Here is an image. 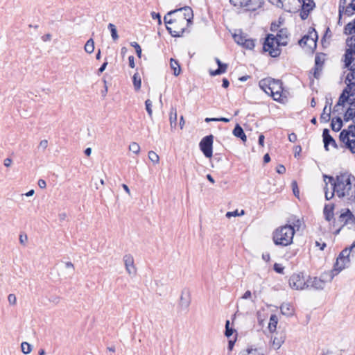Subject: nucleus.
Here are the masks:
<instances>
[{"instance_id":"1","label":"nucleus","mask_w":355,"mask_h":355,"mask_svg":"<svg viewBox=\"0 0 355 355\" xmlns=\"http://www.w3.org/2000/svg\"><path fill=\"white\" fill-rule=\"evenodd\" d=\"M344 33L352 35L346 40L348 48L344 55V62L345 67L347 68L350 72L347 75L345 83L347 85L346 87H350L349 95L355 98V19L345 25Z\"/></svg>"},{"instance_id":"2","label":"nucleus","mask_w":355,"mask_h":355,"mask_svg":"<svg viewBox=\"0 0 355 355\" xmlns=\"http://www.w3.org/2000/svg\"><path fill=\"white\" fill-rule=\"evenodd\" d=\"M324 180L328 179L336 195L347 203L355 202V177L348 173H340L336 178L324 175Z\"/></svg>"},{"instance_id":"3","label":"nucleus","mask_w":355,"mask_h":355,"mask_svg":"<svg viewBox=\"0 0 355 355\" xmlns=\"http://www.w3.org/2000/svg\"><path fill=\"white\" fill-rule=\"evenodd\" d=\"M295 229L291 225L280 227L273 234V241L277 245L287 246L292 243Z\"/></svg>"},{"instance_id":"4","label":"nucleus","mask_w":355,"mask_h":355,"mask_svg":"<svg viewBox=\"0 0 355 355\" xmlns=\"http://www.w3.org/2000/svg\"><path fill=\"white\" fill-rule=\"evenodd\" d=\"M280 46H283L273 34H268L263 44V49L272 58L278 57L282 52Z\"/></svg>"},{"instance_id":"5","label":"nucleus","mask_w":355,"mask_h":355,"mask_svg":"<svg viewBox=\"0 0 355 355\" xmlns=\"http://www.w3.org/2000/svg\"><path fill=\"white\" fill-rule=\"evenodd\" d=\"M349 254L350 252L348 248L342 250L336 259L333 270H331V274L329 275V279H334V276L337 275L341 270L348 266L350 263Z\"/></svg>"},{"instance_id":"6","label":"nucleus","mask_w":355,"mask_h":355,"mask_svg":"<svg viewBox=\"0 0 355 355\" xmlns=\"http://www.w3.org/2000/svg\"><path fill=\"white\" fill-rule=\"evenodd\" d=\"M331 274V270L324 272L320 277H310L306 279V289L313 288L315 290H322L325 287L327 282H331L333 279H329V275Z\"/></svg>"},{"instance_id":"7","label":"nucleus","mask_w":355,"mask_h":355,"mask_svg":"<svg viewBox=\"0 0 355 355\" xmlns=\"http://www.w3.org/2000/svg\"><path fill=\"white\" fill-rule=\"evenodd\" d=\"M318 33L314 28L309 31L298 43L302 47H307L309 50L313 51L317 46Z\"/></svg>"},{"instance_id":"8","label":"nucleus","mask_w":355,"mask_h":355,"mask_svg":"<svg viewBox=\"0 0 355 355\" xmlns=\"http://www.w3.org/2000/svg\"><path fill=\"white\" fill-rule=\"evenodd\" d=\"M230 2L235 7L254 11L261 7L262 0H230Z\"/></svg>"},{"instance_id":"9","label":"nucleus","mask_w":355,"mask_h":355,"mask_svg":"<svg viewBox=\"0 0 355 355\" xmlns=\"http://www.w3.org/2000/svg\"><path fill=\"white\" fill-rule=\"evenodd\" d=\"M288 283L290 287L293 289H306V279H305L302 273L292 275L289 278Z\"/></svg>"},{"instance_id":"10","label":"nucleus","mask_w":355,"mask_h":355,"mask_svg":"<svg viewBox=\"0 0 355 355\" xmlns=\"http://www.w3.org/2000/svg\"><path fill=\"white\" fill-rule=\"evenodd\" d=\"M213 141L214 136L212 135H209L203 137L199 144L201 151L207 158H210L212 156Z\"/></svg>"},{"instance_id":"11","label":"nucleus","mask_w":355,"mask_h":355,"mask_svg":"<svg viewBox=\"0 0 355 355\" xmlns=\"http://www.w3.org/2000/svg\"><path fill=\"white\" fill-rule=\"evenodd\" d=\"M272 85L270 95L276 101H279L283 91L282 83L279 80L272 78Z\"/></svg>"},{"instance_id":"12","label":"nucleus","mask_w":355,"mask_h":355,"mask_svg":"<svg viewBox=\"0 0 355 355\" xmlns=\"http://www.w3.org/2000/svg\"><path fill=\"white\" fill-rule=\"evenodd\" d=\"M350 87H346L342 94L340 95L338 101L336 105L334 107V112H339V109L341 106H343L345 103H350L353 101L354 98H352L351 95H349Z\"/></svg>"},{"instance_id":"13","label":"nucleus","mask_w":355,"mask_h":355,"mask_svg":"<svg viewBox=\"0 0 355 355\" xmlns=\"http://www.w3.org/2000/svg\"><path fill=\"white\" fill-rule=\"evenodd\" d=\"M349 136L355 138V125H349L347 129L343 130L340 133V140L345 144L346 147L347 144H349L351 140Z\"/></svg>"},{"instance_id":"14","label":"nucleus","mask_w":355,"mask_h":355,"mask_svg":"<svg viewBox=\"0 0 355 355\" xmlns=\"http://www.w3.org/2000/svg\"><path fill=\"white\" fill-rule=\"evenodd\" d=\"M123 260L125 268L127 272L130 275H135L136 274V268L135 266L133 257L131 254H125L123 256Z\"/></svg>"},{"instance_id":"15","label":"nucleus","mask_w":355,"mask_h":355,"mask_svg":"<svg viewBox=\"0 0 355 355\" xmlns=\"http://www.w3.org/2000/svg\"><path fill=\"white\" fill-rule=\"evenodd\" d=\"M182 23L181 21H178V24L176 25L172 24L173 27L166 26V30L168 31V33L171 34L172 37H182L185 32V28L183 27H181L180 26Z\"/></svg>"},{"instance_id":"16","label":"nucleus","mask_w":355,"mask_h":355,"mask_svg":"<svg viewBox=\"0 0 355 355\" xmlns=\"http://www.w3.org/2000/svg\"><path fill=\"white\" fill-rule=\"evenodd\" d=\"M322 137L324 142V147L326 150H329V145H331L334 148H337V144L335 139L330 135L329 130L327 128L323 130Z\"/></svg>"},{"instance_id":"17","label":"nucleus","mask_w":355,"mask_h":355,"mask_svg":"<svg viewBox=\"0 0 355 355\" xmlns=\"http://www.w3.org/2000/svg\"><path fill=\"white\" fill-rule=\"evenodd\" d=\"M350 107L346 110L344 114V121H349L352 120L353 125H355V98L352 102L349 103Z\"/></svg>"},{"instance_id":"18","label":"nucleus","mask_w":355,"mask_h":355,"mask_svg":"<svg viewBox=\"0 0 355 355\" xmlns=\"http://www.w3.org/2000/svg\"><path fill=\"white\" fill-rule=\"evenodd\" d=\"M275 36L283 46L288 44V31L287 28H280Z\"/></svg>"},{"instance_id":"19","label":"nucleus","mask_w":355,"mask_h":355,"mask_svg":"<svg viewBox=\"0 0 355 355\" xmlns=\"http://www.w3.org/2000/svg\"><path fill=\"white\" fill-rule=\"evenodd\" d=\"M176 10L177 12H183L184 18L181 20L182 24L187 23L188 24L191 22V19L193 18V11L190 7L186 6Z\"/></svg>"},{"instance_id":"20","label":"nucleus","mask_w":355,"mask_h":355,"mask_svg":"<svg viewBox=\"0 0 355 355\" xmlns=\"http://www.w3.org/2000/svg\"><path fill=\"white\" fill-rule=\"evenodd\" d=\"M272 78L268 77L263 79H261L259 83V86L260 88L267 94L270 95L271 85H272Z\"/></svg>"},{"instance_id":"21","label":"nucleus","mask_w":355,"mask_h":355,"mask_svg":"<svg viewBox=\"0 0 355 355\" xmlns=\"http://www.w3.org/2000/svg\"><path fill=\"white\" fill-rule=\"evenodd\" d=\"M334 204L330 203L324 205L323 214L327 221H331L334 218Z\"/></svg>"},{"instance_id":"22","label":"nucleus","mask_w":355,"mask_h":355,"mask_svg":"<svg viewBox=\"0 0 355 355\" xmlns=\"http://www.w3.org/2000/svg\"><path fill=\"white\" fill-rule=\"evenodd\" d=\"M233 135L239 139H241L243 142L247 141V137L243 131V129L239 124H236L232 132Z\"/></svg>"},{"instance_id":"23","label":"nucleus","mask_w":355,"mask_h":355,"mask_svg":"<svg viewBox=\"0 0 355 355\" xmlns=\"http://www.w3.org/2000/svg\"><path fill=\"white\" fill-rule=\"evenodd\" d=\"M323 62H324V60L322 58V57L320 55H317L315 56L314 76L316 78H318L319 72L322 71Z\"/></svg>"},{"instance_id":"24","label":"nucleus","mask_w":355,"mask_h":355,"mask_svg":"<svg viewBox=\"0 0 355 355\" xmlns=\"http://www.w3.org/2000/svg\"><path fill=\"white\" fill-rule=\"evenodd\" d=\"M233 37L234 41L240 46L243 47L244 44L245 43V40H247L248 38V35L242 32H239V33H234L233 35Z\"/></svg>"},{"instance_id":"25","label":"nucleus","mask_w":355,"mask_h":355,"mask_svg":"<svg viewBox=\"0 0 355 355\" xmlns=\"http://www.w3.org/2000/svg\"><path fill=\"white\" fill-rule=\"evenodd\" d=\"M169 121L171 130L175 128L177 125V110L173 107L170 110Z\"/></svg>"},{"instance_id":"26","label":"nucleus","mask_w":355,"mask_h":355,"mask_svg":"<svg viewBox=\"0 0 355 355\" xmlns=\"http://www.w3.org/2000/svg\"><path fill=\"white\" fill-rule=\"evenodd\" d=\"M331 129L335 132H338L343 127V121L340 117L338 116L333 119L331 123Z\"/></svg>"},{"instance_id":"27","label":"nucleus","mask_w":355,"mask_h":355,"mask_svg":"<svg viewBox=\"0 0 355 355\" xmlns=\"http://www.w3.org/2000/svg\"><path fill=\"white\" fill-rule=\"evenodd\" d=\"M280 310L282 314L287 316L293 315V308L289 303H283L280 306Z\"/></svg>"},{"instance_id":"28","label":"nucleus","mask_w":355,"mask_h":355,"mask_svg":"<svg viewBox=\"0 0 355 355\" xmlns=\"http://www.w3.org/2000/svg\"><path fill=\"white\" fill-rule=\"evenodd\" d=\"M170 66H171V68L173 71L174 76H178L180 73V71H181V68H180L179 62L176 60H175L173 58H171Z\"/></svg>"},{"instance_id":"29","label":"nucleus","mask_w":355,"mask_h":355,"mask_svg":"<svg viewBox=\"0 0 355 355\" xmlns=\"http://www.w3.org/2000/svg\"><path fill=\"white\" fill-rule=\"evenodd\" d=\"M218 69H216V70H210L209 71V74L211 76H217V75H220V74H222V73H224L227 69V64H223L222 63L221 64H220L219 66H218Z\"/></svg>"},{"instance_id":"30","label":"nucleus","mask_w":355,"mask_h":355,"mask_svg":"<svg viewBox=\"0 0 355 355\" xmlns=\"http://www.w3.org/2000/svg\"><path fill=\"white\" fill-rule=\"evenodd\" d=\"M180 304L183 309H187L190 304V297L188 293H182L180 297Z\"/></svg>"},{"instance_id":"31","label":"nucleus","mask_w":355,"mask_h":355,"mask_svg":"<svg viewBox=\"0 0 355 355\" xmlns=\"http://www.w3.org/2000/svg\"><path fill=\"white\" fill-rule=\"evenodd\" d=\"M277 322V317L275 315H271L268 324L270 331L273 332L276 330Z\"/></svg>"},{"instance_id":"32","label":"nucleus","mask_w":355,"mask_h":355,"mask_svg":"<svg viewBox=\"0 0 355 355\" xmlns=\"http://www.w3.org/2000/svg\"><path fill=\"white\" fill-rule=\"evenodd\" d=\"M327 106L326 105L323 110V112L320 116L321 122H328L330 120V113H331V107L328 109V112H327Z\"/></svg>"},{"instance_id":"33","label":"nucleus","mask_w":355,"mask_h":355,"mask_svg":"<svg viewBox=\"0 0 355 355\" xmlns=\"http://www.w3.org/2000/svg\"><path fill=\"white\" fill-rule=\"evenodd\" d=\"M177 10H172V11H170L167 13V15L166 16H164V23L166 24V26H168V24H175L176 25L178 24V20L176 19H171L169 17V16L175 12H176Z\"/></svg>"},{"instance_id":"34","label":"nucleus","mask_w":355,"mask_h":355,"mask_svg":"<svg viewBox=\"0 0 355 355\" xmlns=\"http://www.w3.org/2000/svg\"><path fill=\"white\" fill-rule=\"evenodd\" d=\"M85 51L87 53H92L94 52V42L93 40V39L90 38L89 40H88L85 45Z\"/></svg>"},{"instance_id":"35","label":"nucleus","mask_w":355,"mask_h":355,"mask_svg":"<svg viewBox=\"0 0 355 355\" xmlns=\"http://www.w3.org/2000/svg\"><path fill=\"white\" fill-rule=\"evenodd\" d=\"M134 87L136 91H138L141 88V78L138 73L134 74L132 77Z\"/></svg>"},{"instance_id":"36","label":"nucleus","mask_w":355,"mask_h":355,"mask_svg":"<svg viewBox=\"0 0 355 355\" xmlns=\"http://www.w3.org/2000/svg\"><path fill=\"white\" fill-rule=\"evenodd\" d=\"M315 7V3L313 0H302V8L303 9H307L312 10Z\"/></svg>"},{"instance_id":"37","label":"nucleus","mask_w":355,"mask_h":355,"mask_svg":"<svg viewBox=\"0 0 355 355\" xmlns=\"http://www.w3.org/2000/svg\"><path fill=\"white\" fill-rule=\"evenodd\" d=\"M245 43L243 46V48L248 49V50H252L255 46V42L256 40H253L248 37L247 40H245Z\"/></svg>"},{"instance_id":"38","label":"nucleus","mask_w":355,"mask_h":355,"mask_svg":"<svg viewBox=\"0 0 355 355\" xmlns=\"http://www.w3.org/2000/svg\"><path fill=\"white\" fill-rule=\"evenodd\" d=\"M108 29L110 31L111 36L113 40H116L119 38V35L117 33V31L116 28V26L113 24L110 23L107 26Z\"/></svg>"},{"instance_id":"39","label":"nucleus","mask_w":355,"mask_h":355,"mask_svg":"<svg viewBox=\"0 0 355 355\" xmlns=\"http://www.w3.org/2000/svg\"><path fill=\"white\" fill-rule=\"evenodd\" d=\"M355 11V3H350L348 6L345 7L344 12L347 16H352Z\"/></svg>"},{"instance_id":"40","label":"nucleus","mask_w":355,"mask_h":355,"mask_svg":"<svg viewBox=\"0 0 355 355\" xmlns=\"http://www.w3.org/2000/svg\"><path fill=\"white\" fill-rule=\"evenodd\" d=\"M148 158L154 164L159 163V157L158 155L153 150L148 152Z\"/></svg>"},{"instance_id":"41","label":"nucleus","mask_w":355,"mask_h":355,"mask_svg":"<svg viewBox=\"0 0 355 355\" xmlns=\"http://www.w3.org/2000/svg\"><path fill=\"white\" fill-rule=\"evenodd\" d=\"M21 352L25 354H29L32 350L31 345L26 342H23L21 343Z\"/></svg>"},{"instance_id":"42","label":"nucleus","mask_w":355,"mask_h":355,"mask_svg":"<svg viewBox=\"0 0 355 355\" xmlns=\"http://www.w3.org/2000/svg\"><path fill=\"white\" fill-rule=\"evenodd\" d=\"M129 150L135 154H138L140 151V146L136 142H132L129 146Z\"/></svg>"},{"instance_id":"43","label":"nucleus","mask_w":355,"mask_h":355,"mask_svg":"<svg viewBox=\"0 0 355 355\" xmlns=\"http://www.w3.org/2000/svg\"><path fill=\"white\" fill-rule=\"evenodd\" d=\"M234 331V329L230 327V321L227 320L225 322V335L229 338L230 337Z\"/></svg>"},{"instance_id":"44","label":"nucleus","mask_w":355,"mask_h":355,"mask_svg":"<svg viewBox=\"0 0 355 355\" xmlns=\"http://www.w3.org/2000/svg\"><path fill=\"white\" fill-rule=\"evenodd\" d=\"M243 355H264L258 349L248 348L246 349V354Z\"/></svg>"},{"instance_id":"45","label":"nucleus","mask_w":355,"mask_h":355,"mask_svg":"<svg viewBox=\"0 0 355 355\" xmlns=\"http://www.w3.org/2000/svg\"><path fill=\"white\" fill-rule=\"evenodd\" d=\"M346 3H347V0H340V1H339L338 14H339L340 18L341 17V16L344 12L345 7L347 6Z\"/></svg>"},{"instance_id":"46","label":"nucleus","mask_w":355,"mask_h":355,"mask_svg":"<svg viewBox=\"0 0 355 355\" xmlns=\"http://www.w3.org/2000/svg\"><path fill=\"white\" fill-rule=\"evenodd\" d=\"M340 220L341 222H343L344 223V225H347L349 224V216H348V214H347V209L346 210V211H345L344 213H342L340 215Z\"/></svg>"},{"instance_id":"47","label":"nucleus","mask_w":355,"mask_h":355,"mask_svg":"<svg viewBox=\"0 0 355 355\" xmlns=\"http://www.w3.org/2000/svg\"><path fill=\"white\" fill-rule=\"evenodd\" d=\"M146 110L150 117H152L153 110H152V101L149 99H147L145 101Z\"/></svg>"},{"instance_id":"48","label":"nucleus","mask_w":355,"mask_h":355,"mask_svg":"<svg viewBox=\"0 0 355 355\" xmlns=\"http://www.w3.org/2000/svg\"><path fill=\"white\" fill-rule=\"evenodd\" d=\"M130 45L135 49L137 55L140 58L141 55V49L139 44L136 42H131Z\"/></svg>"},{"instance_id":"49","label":"nucleus","mask_w":355,"mask_h":355,"mask_svg":"<svg viewBox=\"0 0 355 355\" xmlns=\"http://www.w3.org/2000/svg\"><path fill=\"white\" fill-rule=\"evenodd\" d=\"M273 269L274 270L279 273V274H283L284 273V267H283L281 264L279 263H275L273 266Z\"/></svg>"},{"instance_id":"50","label":"nucleus","mask_w":355,"mask_h":355,"mask_svg":"<svg viewBox=\"0 0 355 355\" xmlns=\"http://www.w3.org/2000/svg\"><path fill=\"white\" fill-rule=\"evenodd\" d=\"M311 11V10H308V8L307 9H303L302 8V10H301L300 13L301 19H303V20L306 19Z\"/></svg>"},{"instance_id":"51","label":"nucleus","mask_w":355,"mask_h":355,"mask_svg":"<svg viewBox=\"0 0 355 355\" xmlns=\"http://www.w3.org/2000/svg\"><path fill=\"white\" fill-rule=\"evenodd\" d=\"M324 189H325V198H326V200H331L334 196V195L336 194V192H334V191L333 190V191L330 194L329 193V192L327 191V182L325 183Z\"/></svg>"},{"instance_id":"52","label":"nucleus","mask_w":355,"mask_h":355,"mask_svg":"<svg viewBox=\"0 0 355 355\" xmlns=\"http://www.w3.org/2000/svg\"><path fill=\"white\" fill-rule=\"evenodd\" d=\"M347 148L349 149L352 153H355V139H351L349 144H347Z\"/></svg>"},{"instance_id":"53","label":"nucleus","mask_w":355,"mask_h":355,"mask_svg":"<svg viewBox=\"0 0 355 355\" xmlns=\"http://www.w3.org/2000/svg\"><path fill=\"white\" fill-rule=\"evenodd\" d=\"M8 301L10 305H15L17 302V298L15 294H9L8 296Z\"/></svg>"},{"instance_id":"54","label":"nucleus","mask_w":355,"mask_h":355,"mask_svg":"<svg viewBox=\"0 0 355 355\" xmlns=\"http://www.w3.org/2000/svg\"><path fill=\"white\" fill-rule=\"evenodd\" d=\"M19 243L23 245H26V243H27V241H28V236L26 234H21L19 235Z\"/></svg>"},{"instance_id":"55","label":"nucleus","mask_w":355,"mask_h":355,"mask_svg":"<svg viewBox=\"0 0 355 355\" xmlns=\"http://www.w3.org/2000/svg\"><path fill=\"white\" fill-rule=\"evenodd\" d=\"M49 302L58 304L60 301V297L58 295H52L49 298Z\"/></svg>"},{"instance_id":"56","label":"nucleus","mask_w":355,"mask_h":355,"mask_svg":"<svg viewBox=\"0 0 355 355\" xmlns=\"http://www.w3.org/2000/svg\"><path fill=\"white\" fill-rule=\"evenodd\" d=\"M347 214H348V216H349V224H354L355 223V216H354V215L348 209H347Z\"/></svg>"},{"instance_id":"57","label":"nucleus","mask_w":355,"mask_h":355,"mask_svg":"<svg viewBox=\"0 0 355 355\" xmlns=\"http://www.w3.org/2000/svg\"><path fill=\"white\" fill-rule=\"evenodd\" d=\"M271 3L275 5L278 8L283 7V1L282 0H269Z\"/></svg>"},{"instance_id":"58","label":"nucleus","mask_w":355,"mask_h":355,"mask_svg":"<svg viewBox=\"0 0 355 355\" xmlns=\"http://www.w3.org/2000/svg\"><path fill=\"white\" fill-rule=\"evenodd\" d=\"M276 171L279 174H284L286 172V168L284 165L279 164L277 166V167L276 168Z\"/></svg>"},{"instance_id":"59","label":"nucleus","mask_w":355,"mask_h":355,"mask_svg":"<svg viewBox=\"0 0 355 355\" xmlns=\"http://www.w3.org/2000/svg\"><path fill=\"white\" fill-rule=\"evenodd\" d=\"M48 146V141L46 139H43L40 142L39 148L45 150Z\"/></svg>"},{"instance_id":"60","label":"nucleus","mask_w":355,"mask_h":355,"mask_svg":"<svg viewBox=\"0 0 355 355\" xmlns=\"http://www.w3.org/2000/svg\"><path fill=\"white\" fill-rule=\"evenodd\" d=\"M128 61H129V66L131 67V68H135V58L133 55H130L128 57Z\"/></svg>"},{"instance_id":"61","label":"nucleus","mask_w":355,"mask_h":355,"mask_svg":"<svg viewBox=\"0 0 355 355\" xmlns=\"http://www.w3.org/2000/svg\"><path fill=\"white\" fill-rule=\"evenodd\" d=\"M273 345L277 348V349H279L282 344V342L280 341L279 340H277L276 338H274L273 340Z\"/></svg>"},{"instance_id":"62","label":"nucleus","mask_w":355,"mask_h":355,"mask_svg":"<svg viewBox=\"0 0 355 355\" xmlns=\"http://www.w3.org/2000/svg\"><path fill=\"white\" fill-rule=\"evenodd\" d=\"M239 216V214L238 212V210H235L234 211H228L227 214H226V216L227 218H230L232 216Z\"/></svg>"},{"instance_id":"63","label":"nucleus","mask_w":355,"mask_h":355,"mask_svg":"<svg viewBox=\"0 0 355 355\" xmlns=\"http://www.w3.org/2000/svg\"><path fill=\"white\" fill-rule=\"evenodd\" d=\"M293 227H296L297 230H298L302 225L301 220L300 219H297L293 222Z\"/></svg>"},{"instance_id":"64","label":"nucleus","mask_w":355,"mask_h":355,"mask_svg":"<svg viewBox=\"0 0 355 355\" xmlns=\"http://www.w3.org/2000/svg\"><path fill=\"white\" fill-rule=\"evenodd\" d=\"M38 186L41 188V189H44L46 188V183L45 182V180H42V179H40L38 180Z\"/></svg>"}]
</instances>
